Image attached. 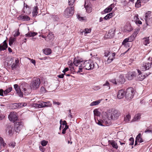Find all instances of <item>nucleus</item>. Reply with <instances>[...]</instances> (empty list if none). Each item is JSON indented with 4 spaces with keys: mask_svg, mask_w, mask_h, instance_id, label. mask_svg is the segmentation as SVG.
<instances>
[{
    "mask_svg": "<svg viewBox=\"0 0 152 152\" xmlns=\"http://www.w3.org/2000/svg\"><path fill=\"white\" fill-rule=\"evenodd\" d=\"M15 105H17V106L19 107V108L26 106L27 105V104L26 103H15Z\"/></svg>",
    "mask_w": 152,
    "mask_h": 152,
    "instance_id": "nucleus-32",
    "label": "nucleus"
},
{
    "mask_svg": "<svg viewBox=\"0 0 152 152\" xmlns=\"http://www.w3.org/2000/svg\"><path fill=\"white\" fill-rule=\"evenodd\" d=\"M125 95V91L124 90L121 89L119 90L118 92L117 97L119 99L123 98Z\"/></svg>",
    "mask_w": 152,
    "mask_h": 152,
    "instance_id": "nucleus-13",
    "label": "nucleus"
},
{
    "mask_svg": "<svg viewBox=\"0 0 152 152\" xmlns=\"http://www.w3.org/2000/svg\"><path fill=\"white\" fill-rule=\"evenodd\" d=\"M21 20L23 21H29L30 20V18L27 15L21 16H20Z\"/></svg>",
    "mask_w": 152,
    "mask_h": 152,
    "instance_id": "nucleus-29",
    "label": "nucleus"
},
{
    "mask_svg": "<svg viewBox=\"0 0 152 152\" xmlns=\"http://www.w3.org/2000/svg\"><path fill=\"white\" fill-rule=\"evenodd\" d=\"M136 140L140 142H143V140L141 138V134L139 133L137 135L136 138Z\"/></svg>",
    "mask_w": 152,
    "mask_h": 152,
    "instance_id": "nucleus-36",
    "label": "nucleus"
},
{
    "mask_svg": "<svg viewBox=\"0 0 152 152\" xmlns=\"http://www.w3.org/2000/svg\"><path fill=\"white\" fill-rule=\"evenodd\" d=\"M134 92V89L132 87H129L126 90L125 96L127 100H129L133 98Z\"/></svg>",
    "mask_w": 152,
    "mask_h": 152,
    "instance_id": "nucleus-4",
    "label": "nucleus"
},
{
    "mask_svg": "<svg viewBox=\"0 0 152 152\" xmlns=\"http://www.w3.org/2000/svg\"><path fill=\"white\" fill-rule=\"evenodd\" d=\"M18 66V64L13 63L11 66V68L12 70L15 69Z\"/></svg>",
    "mask_w": 152,
    "mask_h": 152,
    "instance_id": "nucleus-47",
    "label": "nucleus"
},
{
    "mask_svg": "<svg viewBox=\"0 0 152 152\" xmlns=\"http://www.w3.org/2000/svg\"><path fill=\"white\" fill-rule=\"evenodd\" d=\"M120 115V112L117 110H114L112 111L110 117L111 120H115L118 119Z\"/></svg>",
    "mask_w": 152,
    "mask_h": 152,
    "instance_id": "nucleus-5",
    "label": "nucleus"
},
{
    "mask_svg": "<svg viewBox=\"0 0 152 152\" xmlns=\"http://www.w3.org/2000/svg\"><path fill=\"white\" fill-rule=\"evenodd\" d=\"M43 53L46 55H49L51 53L52 50L50 48H45L43 50Z\"/></svg>",
    "mask_w": 152,
    "mask_h": 152,
    "instance_id": "nucleus-22",
    "label": "nucleus"
},
{
    "mask_svg": "<svg viewBox=\"0 0 152 152\" xmlns=\"http://www.w3.org/2000/svg\"><path fill=\"white\" fill-rule=\"evenodd\" d=\"M145 132L147 133H151L152 134V131L149 129H146Z\"/></svg>",
    "mask_w": 152,
    "mask_h": 152,
    "instance_id": "nucleus-55",
    "label": "nucleus"
},
{
    "mask_svg": "<svg viewBox=\"0 0 152 152\" xmlns=\"http://www.w3.org/2000/svg\"><path fill=\"white\" fill-rule=\"evenodd\" d=\"M68 68H66L62 71L64 74H65V72L69 70Z\"/></svg>",
    "mask_w": 152,
    "mask_h": 152,
    "instance_id": "nucleus-61",
    "label": "nucleus"
},
{
    "mask_svg": "<svg viewBox=\"0 0 152 152\" xmlns=\"http://www.w3.org/2000/svg\"><path fill=\"white\" fill-rule=\"evenodd\" d=\"M103 124H104V126H108L111 124V122L110 119L107 117L103 119Z\"/></svg>",
    "mask_w": 152,
    "mask_h": 152,
    "instance_id": "nucleus-14",
    "label": "nucleus"
},
{
    "mask_svg": "<svg viewBox=\"0 0 152 152\" xmlns=\"http://www.w3.org/2000/svg\"><path fill=\"white\" fill-rule=\"evenodd\" d=\"M151 11H148L146 13H145V22L147 25H148L149 23H148V22L150 20V18L151 17Z\"/></svg>",
    "mask_w": 152,
    "mask_h": 152,
    "instance_id": "nucleus-16",
    "label": "nucleus"
},
{
    "mask_svg": "<svg viewBox=\"0 0 152 152\" xmlns=\"http://www.w3.org/2000/svg\"><path fill=\"white\" fill-rule=\"evenodd\" d=\"M151 67V64L148 62L143 63L141 67L142 71H145L149 69Z\"/></svg>",
    "mask_w": 152,
    "mask_h": 152,
    "instance_id": "nucleus-9",
    "label": "nucleus"
},
{
    "mask_svg": "<svg viewBox=\"0 0 152 152\" xmlns=\"http://www.w3.org/2000/svg\"><path fill=\"white\" fill-rule=\"evenodd\" d=\"M91 31V28H86L83 30H80V34H83V33H84V34L85 35L86 34H87L90 33Z\"/></svg>",
    "mask_w": 152,
    "mask_h": 152,
    "instance_id": "nucleus-19",
    "label": "nucleus"
},
{
    "mask_svg": "<svg viewBox=\"0 0 152 152\" xmlns=\"http://www.w3.org/2000/svg\"><path fill=\"white\" fill-rule=\"evenodd\" d=\"M104 19L105 20H107L109 19L110 18H109V17L108 16V15H107L106 16H105L104 18Z\"/></svg>",
    "mask_w": 152,
    "mask_h": 152,
    "instance_id": "nucleus-63",
    "label": "nucleus"
},
{
    "mask_svg": "<svg viewBox=\"0 0 152 152\" xmlns=\"http://www.w3.org/2000/svg\"><path fill=\"white\" fill-rule=\"evenodd\" d=\"M110 52L108 50H106L104 51V56L105 57H107L110 54Z\"/></svg>",
    "mask_w": 152,
    "mask_h": 152,
    "instance_id": "nucleus-52",
    "label": "nucleus"
},
{
    "mask_svg": "<svg viewBox=\"0 0 152 152\" xmlns=\"http://www.w3.org/2000/svg\"><path fill=\"white\" fill-rule=\"evenodd\" d=\"M110 18H111L113 16V14L112 13H110L107 14Z\"/></svg>",
    "mask_w": 152,
    "mask_h": 152,
    "instance_id": "nucleus-64",
    "label": "nucleus"
},
{
    "mask_svg": "<svg viewBox=\"0 0 152 152\" xmlns=\"http://www.w3.org/2000/svg\"><path fill=\"white\" fill-rule=\"evenodd\" d=\"M69 126L67 125H66L65 126L64 128L63 129L62 131V134H65L66 133V130L68 128Z\"/></svg>",
    "mask_w": 152,
    "mask_h": 152,
    "instance_id": "nucleus-48",
    "label": "nucleus"
},
{
    "mask_svg": "<svg viewBox=\"0 0 152 152\" xmlns=\"http://www.w3.org/2000/svg\"><path fill=\"white\" fill-rule=\"evenodd\" d=\"M23 124L22 121L16 122L15 123V132H18L23 128Z\"/></svg>",
    "mask_w": 152,
    "mask_h": 152,
    "instance_id": "nucleus-6",
    "label": "nucleus"
},
{
    "mask_svg": "<svg viewBox=\"0 0 152 152\" xmlns=\"http://www.w3.org/2000/svg\"><path fill=\"white\" fill-rule=\"evenodd\" d=\"M140 116L141 115L140 113H138L135 115L133 119L132 120V121L134 122L137 121L140 118Z\"/></svg>",
    "mask_w": 152,
    "mask_h": 152,
    "instance_id": "nucleus-26",
    "label": "nucleus"
},
{
    "mask_svg": "<svg viewBox=\"0 0 152 152\" xmlns=\"http://www.w3.org/2000/svg\"><path fill=\"white\" fill-rule=\"evenodd\" d=\"M17 113H16L11 112L8 116V118L9 120L11 121H13L15 122L18 119Z\"/></svg>",
    "mask_w": 152,
    "mask_h": 152,
    "instance_id": "nucleus-7",
    "label": "nucleus"
},
{
    "mask_svg": "<svg viewBox=\"0 0 152 152\" xmlns=\"http://www.w3.org/2000/svg\"><path fill=\"white\" fill-rule=\"evenodd\" d=\"M68 117H70V118L71 119L72 118V115L71 114V110L70 109L69 110Z\"/></svg>",
    "mask_w": 152,
    "mask_h": 152,
    "instance_id": "nucleus-58",
    "label": "nucleus"
},
{
    "mask_svg": "<svg viewBox=\"0 0 152 152\" xmlns=\"http://www.w3.org/2000/svg\"><path fill=\"white\" fill-rule=\"evenodd\" d=\"M103 86H106V87L108 89H110V86H109V83L108 81H106L105 83L104 84Z\"/></svg>",
    "mask_w": 152,
    "mask_h": 152,
    "instance_id": "nucleus-51",
    "label": "nucleus"
},
{
    "mask_svg": "<svg viewBox=\"0 0 152 152\" xmlns=\"http://www.w3.org/2000/svg\"><path fill=\"white\" fill-rule=\"evenodd\" d=\"M73 63L76 67L78 69L77 73L83 72L82 69L84 68L88 70H91L94 68H98V65L96 62H92L91 60H83L82 59H79L75 58Z\"/></svg>",
    "mask_w": 152,
    "mask_h": 152,
    "instance_id": "nucleus-1",
    "label": "nucleus"
},
{
    "mask_svg": "<svg viewBox=\"0 0 152 152\" xmlns=\"http://www.w3.org/2000/svg\"><path fill=\"white\" fill-rule=\"evenodd\" d=\"M131 119V115L128 114L126 115V116L125 117L124 121L126 123H128L129 121Z\"/></svg>",
    "mask_w": 152,
    "mask_h": 152,
    "instance_id": "nucleus-38",
    "label": "nucleus"
},
{
    "mask_svg": "<svg viewBox=\"0 0 152 152\" xmlns=\"http://www.w3.org/2000/svg\"><path fill=\"white\" fill-rule=\"evenodd\" d=\"M115 30L110 29L108 33L105 34L104 37L106 38H112L115 35Z\"/></svg>",
    "mask_w": 152,
    "mask_h": 152,
    "instance_id": "nucleus-8",
    "label": "nucleus"
},
{
    "mask_svg": "<svg viewBox=\"0 0 152 152\" xmlns=\"http://www.w3.org/2000/svg\"><path fill=\"white\" fill-rule=\"evenodd\" d=\"M101 101V100H98L93 101L90 104V105L91 106H94L97 105L100 103Z\"/></svg>",
    "mask_w": 152,
    "mask_h": 152,
    "instance_id": "nucleus-27",
    "label": "nucleus"
},
{
    "mask_svg": "<svg viewBox=\"0 0 152 152\" xmlns=\"http://www.w3.org/2000/svg\"><path fill=\"white\" fill-rule=\"evenodd\" d=\"M108 142L111 144L114 148H115L117 149L118 148V146L117 143L114 141L109 140Z\"/></svg>",
    "mask_w": 152,
    "mask_h": 152,
    "instance_id": "nucleus-20",
    "label": "nucleus"
},
{
    "mask_svg": "<svg viewBox=\"0 0 152 152\" xmlns=\"http://www.w3.org/2000/svg\"><path fill=\"white\" fill-rule=\"evenodd\" d=\"M129 140L130 142L129 143V145H133L134 143V139L133 137H131L130 138Z\"/></svg>",
    "mask_w": 152,
    "mask_h": 152,
    "instance_id": "nucleus-50",
    "label": "nucleus"
},
{
    "mask_svg": "<svg viewBox=\"0 0 152 152\" xmlns=\"http://www.w3.org/2000/svg\"><path fill=\"white\" fill-rule=\"evenodd\" d=\"M12 87H10L7 88L5 91H4V93L5 95H6L7 94L10 92L12 91Z\"/></svg>",
    "mask_w": 152,
    "mask_h": 152,
    "instance_id": "nucleus-39",
    "label": "nucleus"
},
{
    "mask_svg": "<svg viewBox=\"0 0 152 152\" xmlns=\"http://www.w3.org/2000/svg\"><path fill=\"white\" fill-rule=\"evenodd\" d=\"M18 95L20 97L23 96V93L21 91V89L19 87L15 89Z\"/></svg>",
    "mask_w": 152,
    "mask_h": 152,
    "instance_id": "nucleus-23",
    "label": "nucleus"
},
{
    "mask_svg": "<svg viewBox=\"0 0 152 152\" xmlns=\"http://www.w3.org/2000/svg\"><path fill=\"white\" fill-rule=\"evenodd\" d=\"M75 0H68V5L70 7H74L73 5Z\"/></svg>",
    "mask_w": 152,
    "mask_h": 152,
    "instance_id": "nucleus-42",
    "label": "nucleus"
},
{
    "mask_svg": "<svg viewBox=\"0 0 152 152\" xmlns=\"http://www.w3.org/2000/svg\"><path fill=\"white\" fill-rule=\"evenodd\" d=\"M3 45L4 46H5L6 47H8L7 44L6 42V40H5L3 42Z\"/></svg>",
    "mask_w": 152,
    "mask_h": 152,
    "instance_id": "nucleus-60",
    "label": "nucleus"
},
{
    "mask_svg": "<svg viewBox=\"0 0 152 152\" xmlns=\"http://www.w3.org/2000/svg\"><path fill=\"white\" fill-rule=\"evenodd\" d=\"M84 4V7L85 8L86 12H87L89 13H90L92 10V5L90 3H87V4L86 1H85Z\"/></svg>",
    "mask_w": 152,
    "mask_h": 152,
    "instance_id": "nucleus-12",
    "label": "nucleus"
},
{
    "mask_svg": "<svg viewBox=\"0 0 152 152\" xmlns=\"http://www.w3.org/2000/svg\"><path fill=\"white\" fill-rule=\"evenodd\" d=\"M118 81L121 83H123L125 82V79L124 78L123 75H120L119 77V79L118 80Z\"/></svg>",
    "mask_w": 152,
    "mask_h": 152,
    "instance_id": "nucleus-31",
    "label": "nucleus"
},
{
    "mask_svg": "<svg viewBox=\"0 0 152 152\" xmlns=\"http://www.w3.org/2000/svg\"><path fill=\"white\" fill-rule=\"evenodd\" d=\"M131 27V26L129 25L127 26H125L124 27L125 31L127 32L131 31L132 30V29Z\"/></svg>",
    "mask_w": 152,
    "mask_h": 152,
    "instance_id": "nucleus-35",
    "label": "nucleus"
},
{
    "mask_svg": "<svg viewBox=\"0 0 152 152\" xmlns=\"http://www.w3.org/2000/svg\"><path fill=\"white\" fill-rule=\"evenodd\" d=\"M135 37V35L134 34H132V35L128 38H126V39H127L128 41L131 42L134 40Z\"/></svg>",
    "mask_w": 152,
    "mask_h": 152,
    "instance_id": "nucleus-30",
    "label": "nucleus"
},
{
    "mask_svg": "<svg viewBox=\"0 0 152 152\" xmlns=\"http://www.w3.org/2000/svg\"><path fill=\"white\" fill-rule=\"evenodd\" d=\"M48 141L43 140L41 142V145L43 146H46L48 143Z\"/></svg>",
    "mask_w": 152,
    "mask_h": 152,
    "instance_id": "nucleus-53",
    "label": "nucleus"
},
{
    "mask_svg": "<svg viewBox=\"0 0 152 152\" xmlns=\"http://www.w3.org/2000/svg\"><path fill=\"white\" fill-rule=\"evenodd\" d=\"M27 11H28V12L29 11V7H28V6L26 4L24 3V7L23 8V11L24 13L25 12L27 13L28 12Z\"/></svg>",
    "mask_w": 152,
    "mask_h": 152,
    "instance_id": "nucleus-24",
    "label": "nucleus"
},
{
    "mask_svg": "<svg viewBox=\"0 0 152 152\" xmlns=\"http://www.w3.org/2000/svg\"><path fill=\"white\" fill-rule=\"evenodd\" d=\"M130 42L127 39H125L122 42V45L125 47H129L131 46Z\"/></svg>",
    "mask_w": 152,
    "mask_h": 152,
    "instance_id": "nucleus-18",
    "label": "nucleus"
},
{
    "mask_svg": "<svg viewBox=\"0 0 152 152\" xmlns=\"http://www.w3.org/2000/svg\"><path fill=\"white\" fill-rule=\"evenodd\" d=\"M136 75L134 72H129L126 75V77L128 80H131L135 77Z\"/></svg>",
    "mask_w": 152,
    "mask_h": 152,
    "instance_id": "nucleus-10",
    "label": "nucleus"
},
{
    "mask_svg": "<svg viewBox=\"0 0 152 152\" xmlns=\"http://www.w3.org/2000/svg\"><path fill=\"white\" fill-rule=\"evenodd\" d=\"M6 132L7 134H8L9 135L11 136L14 132V129L11 126H9L6 129Z\"/></svg>",
    "mask_w": 152,
    "mask_h": 152,
    "instance_id": "nucleus-11",
    "label": "nucleus"
},
{
    "mask_svg": "<svg viewBox=\"0 0 152 152\" xmlns=\"http://www.w3.org/2000/svg\"><path fill=\"white\" fill-rule=\"evenodd\" d=\"M73 64H74V63H72V61H69L68 63V64L69 66V67L74 69V67L73 66ZM74 65L75 66V65Z\"/></svg>",
    "mask_w": 152,
    "mask_h": 152,
    "instance_id": "nucleus-43",
    "label": "nucleus"
},
{
    "mask_svg": "<svg viewBox=\"0 0 152 152\" xmlns=\"http://www.w3.org/2000/svg\"><path fill=\"white\" fill-rule=\"evenodd\" d=\"M16 40V38H13L12 37H10L9 39V45L10 46H11Z\"/></svg>",
    "mask_w": 152,
    "mask_h": 152,
    "instance_id": "nucleus-37",
    "label": "nucleus"
},
{
    "mask_svg": "<svg viewBox=\"0 0 152 152\" xmlns=\"http://www.w3.org/2000/svg\"><path fill=\"white\" fill-rule=\"evenodd\" d=\"M41 83L40 79L38 78H34L32 80L30 85V87L31 89L35 90L38 89Z\"/></svg>",
    "mask_w": 152,
    "mask_h": 152,
    "instance_id": "nucleus-2",
    "label": "nucleus"
},
{
    "mask_svg": "<svg viewBox=\"0 0 152 152\" xmlns=\"http://www.w3.org/2000/svg\"><path fill=\"white\" fill-rule=\"evenodd\" d=\"M0 144L4 147L6 145V143H4V141L3 139L1 137H0Z\"/></svg>",
    "mask_w": 152,
    "mask_h": 152,
    "instance_id": "nucleus-44",
    "label": "nucleus"
},
{
    "mask_svg": "<svg viewBox=\"0 0 152 152\" xmlns=\"http://www.w3.org/2000/svg\"><path fill=\"white\" fill-rule=\"evenodd\" d=\"M44 104H45L44 102L42 101L39 102L38 103L36 104V106L38 108H43L45 107V106H46Z\"/></svg>",
    "mask_w": 152,
    "mask_h": 152,
    "instance_id": "nucleus-21",
    "label": "nucleus"
},
{
    "mask_svg": "<svg viewBox=\"0 0 152 152\" xmlns=\"http://www.w3.org/2000/svg\"><path fill=\"white\" fill-rule=\"evenodd\" d=\"M137 70L138 73L137 76L138 80L139 81L143 80L146 77L145 75H143L139 69H137Z\"/></svg>",
    "mask_w": 152,
    "mask_h": 152,
    "instance_id": "nucleus-15",
    "label": "nucleus"
},
{
    "mask_svg": "<svg viewBox=\"0 0 152 152\" xmlns=\"http://www.w3.org/2000/svg\"><path fill=\"white\" fill-rule=\"evenodd\" d=\"M21 91L23 92V94H24L25 95H27L30 93V91H28V90H27L26 88H22Z\"/></svg>",
    "mask_w": 152,
    "mask_h": 152,
    "instance_id": "nucleus-33",
    "label": "nucleus"
},
{
    "mask_svg": "<svg viewBox=\"0 0 152 152\" xmlns=\"http://www.w3.org/2000/svg\"><path fill=\"white\" fill-rule=\"evenodd\" d=\"M100 87L98 86H95L94 87L93 89L95 90H98L100 89Z\"/></svg>",
    "mask_w": 152,
    "mask_h": 152,
    "instance_id": "nucleus-57",
    "label": "nucleus"
},
{
    "mask_svg": "<svg viewBox=\"0 0 152 152\" xmlns=\"http://www.w3.org/2000/svg\"><path fill=\"white\" fill-rule=\"evenodd\" d=\"M113 58L110 56L107 59V60L105 61V64H109L113 60Z\"/></svg>",
    "mask_w": 152,
    "mask_h": 152,
    "instance_id": "nucleus-41",
    "label": "nucleus"
},
{
    "mask_svg": "<svg viewBox=\"0 0 152 152\" xmlns=\"http://www.w3.org/2000/svg\"><path fill=\"white\" fill-rule=\"evenodd\" d=\"M7 48V47H6L5 46H4L3 45H0V51H4L6 50V49Z\"/></svg>",
    "mask_w": 152,
    "mask_h": 152,
    "instance_id": "nucleus-45",
    "label": "nucleus"
},
{
    "mask_svg": "<svg viewBox=\"0 0 152 152\" xmlns=\"http://www.w3.org/2000/svg\"><path fill=\"white\" fill-rule=\"evenodd\" d=\"M10 146H12L13 148H14L15 146V143L12 142L9 144Z\"/></svg>",
    "mask_w": 152,
    "mask_h": 152,
    "instance_id": "nucleus-62",
    "label": "nucleus"
},
{
    "mask_svg": "<svg viewBox=\"0 0 152 152\" xmlns=\"http://www.w3.org/2000/svg\"><path fill=\"white\" fill-rule=\"evenodd\" d=\"M94 115L99 116L100 115V113L98 110L97 109H95L94 110Z\"/></svg>",
    "mask_w": 152,
    "mask_h": 152,
    "instance_id": "nucleus-40",
    "label": "nucleus"
},
{
    "mask_svg": "<svg viewBox=\"0 0 152 152\" xmlns=\"http://www.w3.org/2000/svg\"><path fill=\"white\" fill-rule=\"evenodd\" d=\"M103 120H98L97 122H96V123L99 125L101 126H104V124H103Z\"/></svg>",
    "mask_w": 152,
    "mask_h": 152,
    "instance_id": "nucleus-46",
    "label": "nucleus"
},
{
    "mask_svg": "<svg viewBox=\"0 0 152 152\" xmlns=\"http://www.w3.org/2000/svg\"><path fill=\"white\" fill-rule=\"evenodd\" d=\"M74 12V7H67L65 10L64 13V16L66 18H69L72 16Z\"/></svg>",
    "mask_w": 152,
    "mask_h": 152,
    "instance_id": "nucleus-3",
    "label": "nucleus"
},
{
    "mask_svg": "<svg viewBox=\"0 0 152 152\" xmlns=\"http://www.w3.org/2000/svg\"><path fill=\"white\" fill-rule=\"evenodd\" d=\"M38 8L37 6L34 7L33 9V12H32V14L33 16H36L38 14Z\"/></svg>",
    "mask_w": 152,
    "mask_h": 152,
    "instance_id": "nucleus-25",
    "label": "nucleus"
},
{
    "mask_svg": "<svg viewBox=\"0 0 152 152\" xmlns=\"http://www.w3.org/2000/svg\"><path fill=\"white\" fill-rule=\"evenodd\" d=\"M45 103V104L46 105L45 107H50L51 106V104L49 101L47 102H44Z\"/></svg>",
    "mask_w": 152,
    "mask_h": 152,
    "instance_id": "nucleus-49",
    "label": "nucleus"
},
{
    "mask_svg": "<svg viewBox=\"0 0 152 152\" xmlns=\"http://www.w3.org/2000/svg\"><path fill=\"white\" fill-rule=\"evenodd\" d=\"M149 1V0H137V2L135 4V7H136L139 8L140 7L141 2L145 3L148 2Z\"/></svg>",
    "mask_w": 152,
    "mask_h": 152,
    "instance_id": "nucleus-17",
    "label": "nucleus"
},
{
    "mask_svg": "<svg viewBox=\"0 0 152 152\" xmlns=\"http://www.w3.org/2000/svg\"><path fill=\"white\" fill-rule=\"evenodd\" d=\"M26 37H32V32H28V33L26 34Z\"/></svg>",
    "mask_w": 152,
    "mask_h": 152,
    "instance_id": "nucleus-56",
    "label": "nucleus"
},
{
    "mask_svg": "<svg viewBox=\"0 0 152 152\" xmlns=\"http://www.w3.org/2000/svg\"><path fill=\"white\" fill-rule=\"evenodd\" d=\"M143 40H144L143 44L145 45H147L150 43L149 37L144 38L143 39Z\"/></svg>",
    "mask_w": 152,
    "mask_h": 152,
    "instance_id": "nucleus-34",
    "label": "nucleus"
},
{
    "mask_svg": "<svg viewBox=\"0 0 152 152\" xmlns=\"http://www.w3.org/2000/svg\"><path fill=\"white\" fill-rule=\"evenodd\" d=\"M40 91L42 93H44L46 92V91L44 87L42 86L41 88Z\"/></svg>",
    "mask_w": 152,
    "mask_h": 152,
    "instance_id": "nucleus-54",
    "label": "nucleus"
},
{
    "mask_svg": "<svg viewBox=\"0 0 152 152\" xmlns=\"http://www.w3.org/2000/svg\"><path fill=\"white\" fill-rule=\"evenodd\" d=\"M65 75V74H61L59 75L58 76V77L60 78H63L64 77V75Z\"/></svg>",
    "mask_w": 152,
    "mask_h": 152,
    "instance_id": "nucleus-59",
    "label": "nucleus"
},
{
    "mask_svg": "<svg viewBox=\"0 0 152 152\" xmlns=\"http://www.w3.org/2000/svg\"><path fill=\"white\" fill-rule=\"evenodd\" d=\"M113 5L112 4L108 7L106 8L104 10L105 13H107L110 12L113 9Z\"/></svg>",
    "mask_w": 152,
    "mask_h": 152,
    "instance_id": "nucleus-28",
    "label": "nucleus"
}]
</instances>
